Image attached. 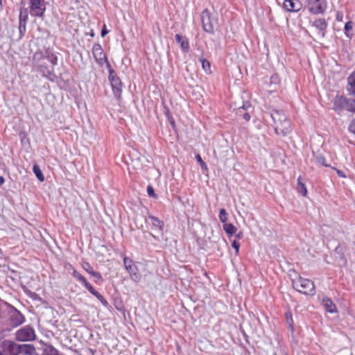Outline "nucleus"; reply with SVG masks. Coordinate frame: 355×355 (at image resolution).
<instances>
[{"instance_id": "nucleus-1", "label": "nucleus", "mask_w": 355, "mask_h": 355, "mask_svg": "<svg viewBox=\"0 0 355 355\" xmlns=\"http://www.w3.org/2000/svg\"><path fill=\"white\" fill-rule=\"evenodd\" d=\"M270 116L272 119L275 130L277 135L285 136L290 132L291 123L284 113L274 110L270 114Z\"/></svg>"}, {"instance_id": "nucleus-2", "label": "nucleus", "mask_w": 355, "mask_h": 355, "mask_svg": "<svg viewBox=\"0 0 355 355\" xmlns=\"http://www.w3.org/2000/svg\"><path fill=\"white\" fill-rule=\"evenodd\" d=\"M293 287L298 292L309 295H313L315 293L314 283L300 276L292 280Z\"/></svg>"}, {"instance_id": "nucleus-3", "label": "nucleus", "mask_w": 355, "mask_h": 355, "mask_svg": "<svg viewBox=\"0 0 355 355\" xmlns=\"http://www.w3.org/2000/svg\"><path fill=\"white\" fill-rule=\"evenodd\" d=\"M73 277L79 281L93 295H94L104 306L107 305V300L104 297L94 289L92 284L87 280V279L81 275L78 270H73Z\"/></svg>"}, {"instance_id": "nucleus-4", "label": "nucleus", "mask_w": 355, "mask_h": 355, "mask_svg": "<svg viewBox=\"0 0 355 355\" xmlns=\"http://www.w3.org/2000/svg\"><path fill=\"white\" fill-rule=\"evenodd\" d=\"M109 80L112 89V92L115 98L120 101L121 98L123 83L121 78L117 76L116 72L112 69L109 70Z\"/></svg>"}, {"instance_id": "nucleus-5", "label": "nucleus", "mask_w": 355, "mask_h": 355, "mask_svg": "<svg viewBox=\"0 0 355 355\" xmlns=\"http://www.w3.org/2000/svg\"><path fill=\"white\" fill-rule=\"evenodd\" d=\"M201 19L203 30L209 33H213L217 20L212 17L211 12L205 9L201 14Z\"/></svg>"}, {"instance_id": "nucleus-6", "label": "nucleus", "mask_w": 355, "mask_h": 355, "mask_svg": "<svg viewBox=\"0 0 355 355\" xmlns=\"http://www.w3.org/2000/svg\"><path fill=\"white\" fill-rule=\"evenodd\" d=\"M308 10L313 15L323 14L327 7V0H306Z\"/></svg>"}, {"instance_id": "nucleus-7", "label": "nucleus", "mask_w": 355, "mask_h": 355, "mask_svg": "<svg viewBox=\"0 0 355 355\" xmlns=\"http://www.w3.org/2000/svg\"><path fill=\"white\" fill-rule=\"evenodd\" d=\"M35 337L34 329L29 326H26L17 330L15 333V338L19 341H32L35 339Z\"/></svg>"}, {"instance_id": "nucleus-8", "label": "nucleus", "mask_w": 355, "mask_h": 355, "mask_svg": "<svg viewBox=\"0 0 355 355\" xmlns=\"http://www.w3.org/2000/svg\"><path fill=\"white\" fill-rule=\"evenodd\" d=\"M30 13L33 17H41L46 10L44 0H30Z\"/></svg>"}, {"instance_id": "nucleus-9", "label": "nucleus", "mask_w": 355, "mask_h": 355, "mask_svg": "<svg viewBox=\"0 0 355 355\" xmlns=\"http://www.w3.org/2000/svg\"><path fill=\"white\" fill-rule=\"evenodd\" d=\"M1 347L5 355H19L20 354L18 345L12 340H3Z\"/></svg>"}, {"instance_id": "nucleus-10", "label": "nucleus", "mask_w": 355, "mask_h": 355, "mask_svg": "<svg viewBox=\"0 0 355 355\" xmlns=\"http://www.w3.org/2000/svg\"><path fill=\"white\" fill-rule=\"evenodd\" d=\"M92 53L96 62L100 65H103L107 62L105 54L100 44H94L92 47Z\"/></svg>"}, {"instance_id": "nucleus-11", "label": "nucleus", "mask_w": 355, "mask_h": 355, "mask_svg": "<svg viewBox=\"0 0 355 355\" xmlns=\"http://www.w3.org/2000/svg\"><path fill=\"white\" fill-rule=\"evenodd\" d=\"M123 263L125 269L130 273L132 279H134L135 281L139 280L140 277L137 272V267L135 264L134 261L132 259H129L128 257H125L123 258Z\"/></svg>"}, {"instance_id": "nucleus-12", "label": "nucleus", "mask_w": 355, "mask_h": 355, "mask_svg": "<svg viewBox=\"0 0 355 355\" xmlns=\"http://www.w3.org/2000/svg\"><path fill=\"white\" fill-rule=\"evenodd\" d=\"M283 8L290 12H297L302 8V3L299 0H284Z\"/></svg>"}, {"instance_id": "nucleus-13", "label": "nucleus", "mask_w": 355, "mask_h": 355, "mask_svg": "<svg viewBox=\"0 0 355 355\" xmlns=\"http://www.w3.org/2000/svg\"><path fill=\"white\" fill-rule=\"evenodd\" d=\"M347 105V98L345 96L337 95L333 101V110L340 113L343 110L346 109Z\"/></svg>"}, {"instance_id": "nucleus-14", "label": "nucleus", "mask_w": 355, "mask_h": 355, "mask_svg": "<svg viewBox=\"0 0 355 355\" xmlns=\"http://www.w3.org/2000/svg\"><path fill=\"white\" fill-rule=\"evenodd\" d=\"M82 268L87 272H88L92 277L95 278L94 281L96 282H102L103 278H102L101 275L99 272L94 271L93 269V267L91 266V264L89 262H87V261L83 262L82 263Z\"/></svg>"}, {"instance_id": "nucleus-15", "label": "nucleus", "mask_w": 355, "mask_h": 355, "mask_svg": "<svg viewBox=\"0 0 355 355\" xmlns=\"http://www.w3.org/2000/svg\"><path fill=\"white\" fill-rule=\"evenodd\" d=\"M175 40L176 42L180 44V48L184 53H188L189 51V42L188 39L182 36L180 34H176L175 35Z\"/></svg>"}, {"instance_id": "nucleus-16", "label": "nucleus", "mask_w": 355, "mask_h": 355, "mask_svg": "<svg viewBox=\"0 0 355 355\" xmlns=\"http://www.w3.org/2000/svg\"><path fill=\"white\" fill-rule=\"evenodd\" d=\"M25 321L24 316L18 311L12 313L10 317V323L14 327H18Z\"/></svg>"}, {"instance_id": "nucleus-17", "label": "nucleus", "mask_w": 355, "mask_h": 355, "mask_svg": "<svg viewBox=\"0 0 355 355\" xmlns=\"http://www.w3.org/2000/svg\"><path fill=\"white\" fill-rule=\"evenodd\" d=\"M322 305L324 307L326 311L330 313L337 312V307L334 302L329 297H323L322 300Z\"/></svg>"}, {"instance_id": "nucleus-18", "label": "nucleus", "mask_w": 355, "mask_h": 355, "mask_svg": "<svg viewBox=\"0 0 355 355\" xmlns=\"http://www.w3.org/2000/svg\"><path fill=\"white\" fill-rule=\"evenodd\" d=\"M148 219L151 221V224L153 229H157L160 231L164 230V223L157 217H155L151 214H148Z\"/></svg>"}, {"instance_id": "nucleus-19", "label": "nucleus", "mask_w": 355, "mask_h": 355, "mask_svg": "<svg viewBox=\"0 0 355 355\" xmlns=\"http://www.w3.org/2000/svg\"><path fill=\"white\" fill-rule=\"evenodd\" d=\"M20 354L33 355L35 351L33 345L29 344L18 345Z\"/></svg>"}, {"instance_id": "nucleus-20", "label": "nucleus", "mask_w": 355, "mask_h": 355, "mask_svg": "<svg viewBox=\"0 0 355 355\" xmlns=\"http://www.w3.org/2000/svg\"><path fill=\"white\" fill-rule=\"evenodd\" d=\"M313 26L318 29L319 31L322 33V35H324V31L327 27V23L324 19H318L313 23Z\"/></svg>"}, {"instance_id": "nucleus-21", "label": "nucleus", "mask_w": 355, "mask_h": 355, "mask_svg": "<svg viewBox=\"0 0 355 355\" xmlns=\"http://www.w3.org/2000/svg\"><path fill=\"white\" fill-rule=\"evenodd\" d=\"M28 19V14L27 9L25 8H21L20 12H19V17L20 27L24 26V28H25Z\"/></svg>"}, {"instance_id": "nucleus-22", "label": "nucleus", "mask_w": 355, "mask_h": 355, "mask_svg": "<svg viewBox=\"0 0 355 355\" xmlns=\"http://www.w3.org/2000/svg\"><path fill=\"white\" fill-rule=\"evenodd\" d=\"M297 191L298 193H300L304 197H306V196L308 194V191H307L306 185L302 182V176H299L297 178Z\"/></svg>"}, {"instance_id": "nucleus-23", "label": "nucleus", "mask_w": 355, "mask_h": 355, "mask_svg": "<svg viewBox=\"0 0 355 355\" xmlns=\"http://www.w3.org/2000/svg\"><path fill=\"white\" fill-rule=\"evenodd\" d=\"M200 62L202 64V68L207 74H211L212 73L211 69V64L207 59L201 58Z\"/></svg>"}, {"instance_id": "nucleus-24", "label": "nucleus", "mask_w": 355, "mask_h": 355, "mask_svg": "<svg viewBox=\"0 0 355 355\" xmlns=\"http://www.w3.org/2000/svg\"><path fill=\"white\" fill-rule=\"evenodd\" d=\"M223 229L225 232L229 235L235 234L237 228L232 223H225L223 225Z\"/></svg>"}, {"instance_id": "nucleus-25", "label": "nucleus", "mask_w": 355, "mask_h": 355, "mask_svg": "<svg viewBox=\"0 0 355 355\" xmlns=\"http://www.w3.org/2000/svg\"><path fill=\"white\" fill-rule=\"evenodd\" d=\"M33 171L35 175H36L37 178L40 181L43 182L44 181V176L40 168V166L37 164H35L33 167Z\"/></svg>"}, {"instance_id": "nucleus-26", "label": "nucleus", "mask_w": 355, "mask_h": 355, "mask_svg": "<svg viewBox=\"0 0 355 355\" xmlns=\"http://www.w3.org/2000/svg\"><path fill=\"white\" fill-rule=\"evenodd\" d=\"M348 83L352 89V92L355 94V71L349 76Z\"/></svg>"}, {"instance_id": "nucleus-27", "label": "nucleus", "mask_w": 355, "mask_h": 355, "mask_svg": "<svg viewBox=\"0 0 355 355\" xmlns=\"http://www.w3.org/2000/svg\"><path fill=\"white\" fill-rule=\"evenodd\" d=\"M347 111L351 112H355V100H350L347 98V105L346 109Z\"/></svg>"}, {"instance_id": "nucleus-28", "label": "nucleus", "mask_w": 355, "mask_h": 355, "mask_svg": "<svg viewBox=\"0 0 355 355\" xmlns=\"http://www.w3.org/2000/svg\"><path fill=\"white\" fill-rule=\"evenodd\" d=\"M219 219L223 223H226L227 220V214L225 209H221L220 210Z\"/></svg>"}, {"instance_id": "nucleus-29", "label": "nucleus", "mask_w": 355, "mask_h": 355, "mask_svg": "<svg viewBox=\"0 0 355 355\" xmlns=\"http://www.w3.org/2000/svg\"><path fill=\"white\" fill-rule=\"evenodd\" d=\"M196 159L198 161V162L200 164L202 169H205V170L208 169L206 163L202 160L201 156L199 154L196 155Z\"/></svg>"}, {"instance_id": "nucleus-30", "label": "nucleus", "mask_w": 355, "mask_h": 355, "mask_svg": "<svg viewBox=\"0 0 355 355\" xmlns=\"http://www.w3.org/2000/svg\"><path fill=\"white\" fill-rule=\"evenodd\" d=\"M354 23L352 21H347L345 25V33L347 36H349L348 33L352 30Z\"/></svg>"}, {"instance_id": "nucleus-31", "label": "nucleus", "mask_w": 355, "mask_h": 355, "mask_svg": "<svg viewBox=\"0 0 355 355\" xmlns=\"http://www.w3.org/2000/svg\"><path fill=\"white\" fill-rule=\"evenodd\" d=\"M147 193H148V195L151 198H157V196L155 193L154 189L151 185H148L147 187Z\"/></svg>"}, {"instance_id": "nucleus-32", "label": "nucleus", "mask_w": 355, "mask_h": 355, "mask_svg": "<svg viewBox=\"0 0 355 355\" xmlns=\"http://www.w3.org/2000/svg\"><path fill=\"white\" fill-rule=\"evenodd\" d=\"M48 60L53 65H56L58 63V58L54 53L48 55Z\"/></svg>"}, {"instance_id": "nucleus-33", "label": "nucleus", "mask_w": 355, "mask_h": 355, "mask_svg": "<svg viewBox=\"0 0 355 355\" xmlns=\"http://www.w3.org/2000/svg\"><path fill=\"white\" fill-rule=\"evenodd\" d=\"M232 246L233 248L235 249V251H236V254L237 255L239 254V248H240V243L239 241H236V240H234L232 243Z\"/></svg>"}, {"instance_id": "nucleus-34", "label": "nucleus", "mask_w": 355, "mask_h": 355, "mask_svg": "<svg viewBox=\"0 0 355 355\" xmlns=\"http://www.w3.org/2000/svg\"><path fill=\"white\" fill-rule=\"evenodd\" d=\"M348 130L350 132L355 135V119H353L349 125Z\"/></svg>"}, {"instance_id": "nucleus-35", "label": "nucleus", "mask_w": 355, "mask_h": 355, "mask_svg": "<svg viewBox=\"0 0 355 355\" xmlns=\"http://www.w3.org/2000/svg\"><path fill=\"white\" fill-rule=\"evenodd\" d=\"M331 168L336 172L337 175L339 177L343 178H345L347 177L343 171L336 168V167H333V166L331 167Z\"/></svg>"}, {"instance_id": "nucleus-36", "label": "nucleus", "mask_w": 355, "mask_h": 355, "mask_svg": "<svg viewBox=\"0 0 355 355\" xmlns=\"http://www.w3.org/2000/svg\"><path fill=\"white\" fill-rule=\"evenodd\" d=\"M343 17H344V16H343V12L342 11H337L336 17V20L338 21H340L341 22V21H343Z\"/></svg>"}, {"instance_id": "nucleus-37", "label": "nucleus", "mask_w": 355, "mask_h": 355, "mask_svg": "<svg viewBox=\"0 0 355 355\" xmlns=\"http://www.w3.org/2000/svg\"><path fill=\"white\" fill-rule=\"evenodd\" d=\"M286 320H287V322L290 324V325H292L293 324V318H292V314L290 312H288L286 313Z\"/></svg>"}, {"instance_id": "nucleus-38", "label": "nucleus", "mask_w": 355, "mask_h": 355, "mask_svg": "<svg viewBox=\"0 0 355 355\" xmlns=\"http://www.w3.org/2000/svg\"><path fill=\"white\" fill-rule=\"evenodd\" d=\"M108 32L109 31L106 28V25L104 24L103 28V29L101 31V36L102 37H105L108 33Z\"/></svg>"}, {"instance_id": "nucleus-39", "label": "nucleus", "mask_w": 355, "mask_h": 355, "mask_svg": "<svg viewBox=\"0 0 355 355\" xmlns=\"http://www.w3.org/2000/svg\"><path fill=\"white\" fill-rule=\"evenodd\" d=\"M319 162L325 167H329L330 165L326 163V160L324 157L320 158Z\"/></svg>"}, {"instance_id": "nucleus-40", "label": "nucleus", "mask_w": 355, "mask_h": 355, "mask_svg": "<svg viewBox=\"0 0 355 355\" xmlns=\"http://www.w3.org/2000/svg\"><path fill=\"white\" fill-rule=\"evenodd\" d=\"M243 118L246 121H250V119L251 116H250V114H249V113L245 112V113H244V114H243Z\"/></svg>"}, {"instance_id": "nucleus-41", "label": "nucleus", "mask_w": 355, "mask_h": 355, "mask_svg": "<svg viewBox=\"0 0 355 355\" xmlns=\"http://www.w3.org/2000/svg\"><path fill=\"white\" fill-rule=\"evenodd\" d=\"M5 182V179L3 176H0V187H1Z\"/></svg>"}, {"instance_id": "nucleus-42", "label": "nucleus", "mask_w": 355, "mask_h": 355, "mask_svg": "<svg viewBox=\"0 0 355 355\" xmlns=\"http://www.w3.org/2000/svg\"><path fill=\"white\" fill-rule=\"evenodd\" d=\"M236 237L238 239H241L243 237V233L242 232H239V234H236Z\"/></svg>"}, {"instance_id": "nucleus-43", "label": "nucleus", "mask_w": 355, "mask_h": 355, "mask_svg": "<svg viewBox=\"0 0 355 355\" xmlns=\"http://www.w3.org/2000/svg\"><path fill=\"white\" fill-rule=\"evenodd\" d=\"M0 355H3V353L0 351Z\"/></svg>"}, {"instance_id": "nucleus-44", "label": "nucleus", "mask_w": 355, "mask_h": 355, "mask_svg": "<svg viewBox=\"0 0 355 355\" xmlns=\"http://www.w3.org/2000/svg\"><path fill=\"white\" fill-rule=\"evenodd\" d=\"M1 3H2V0H0V5H1Z\"/></svg>"}, {"instance_id": "nucleus-45", "label": "nucleus", "mask_w": 355, "mask_h": 355, "mask_svg": "<svg viewBox=\"0 0 355 355\" xmlns=\"http://www.w3.org/2000/svg\"><path fill=\"white\" fill-rule=\"evenodd\" d=\"M354 245H355V241H354Z\"/></svg>"}]
</instances>
